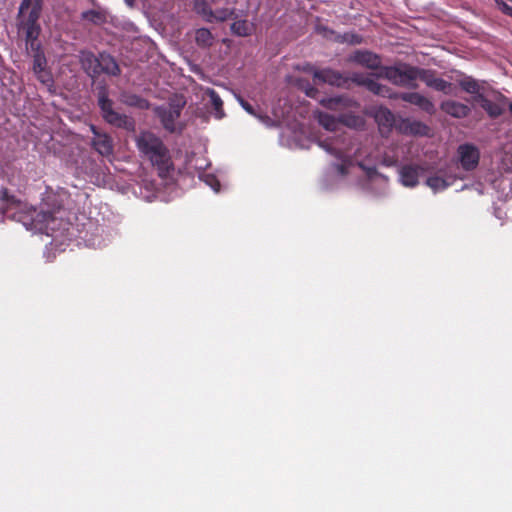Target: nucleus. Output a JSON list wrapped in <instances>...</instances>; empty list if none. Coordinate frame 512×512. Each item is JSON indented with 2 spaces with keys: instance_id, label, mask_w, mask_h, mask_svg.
I'll return each instance as SVG.
<instances>
[{
  "instance_id": "obj_1",
  "label": "nucleus",
  "mask_w": 512,
  "mask_h": 512,
  "mask_svg": "<svg viewBox=\"0 0 512 512\" xmlns=\"http://www.w3.org/2000/svg\"><path fill=\"white\" fill-rule=\"evenodd\" d=\"M404 165L400 169V181L404 186L413 187L429 168L431 162H420ZM437 165L434 173L426 176V184L434 191H442L451 186L457 179H465L467 173L475 170L479 162H434Z\"/></svg>"
},
{
  "instance_id": "obj_2",
  "label": "nucleus",
  "mask_w": 512,
  "mask_h": 512,
  "mask_svg": "<svg viewBox=\"0 0 512 512\" xmlns=\"http://www.w3.org/2000/svg\"><path fill=\"white\" fill-rule=\"evenodd\" d=\"M362 171L369 181H378L380 184H386L387 178L379 173L374 165H367V162H341L335 164L326 174L327 182H336L351 173Z\"/></svg>"
},
{
  "instance_id": "obj_3",
  "label": "nucleus",
  "mask_w": 512,
  "mask_h": 512,
  "mask_svg": "<svg viewBox=\"0 0 512 512\" xmlns=\"http://www.w3.org/2000/svg\"><path fill=\"white\" fill-rule=\"evenodd\" d=\"M417 68L409 64L383 66L378 76L389 80L396 86L416 89L418 87L416 83Z\"/></svg>"
},
{
  "instance_id": "obj_4",
  "label": "nucleus",
  "mask_w": 512,
  "mask_h": 512,
  "mask_svg": "<svg viewBox=\"0 0 512 512\" xmlns=\"http://www.w3.org/2000/svg\"><path fill=\"white\" fill-rule=\"evenodd\" d=\"M186 105V99L182 94H173L169 98L168 108L162 110V128L169 133L180 134L185 123L180 120V115Z\"/></svg>"
},
{
  "instance_id": "obj_5",
  "label": "nucleus",
  "mask_w": 512,
  "mask_h": 512,
  "mask_svg": "<svg viewBox=\"0 0 512 512\" xmlns=\"http://www.w3.org/2000/svg\"><path fill=\"white\" fill-rule=\"evenodd\" d=\"M41 15L34 12H28L27 15L17 16V31L19 35L24 36L25 48L29 53V49H38L39 36L41 34V25L39 23Z\"/></svg>"
},
{
  "instance_id": "obj_6",
  "label": "nucleus",
  "mask_w": 512,
  "mask_h": 512,
  "mask_svg": "<svg viewBox=\"0 0 512 512\" xmlns=\"http://www.w3.org/2000/svg\"><path fill=\"white\" fill-rule=\"evenodd\" d=\"M64 214L65 211L60 207L53 211L41 210L33 218V221L36 223V225H39L41 230H45V232L48 234L50 231L54 232L61 227L64 228V226L67 224L63 219Z\"/></svg>"
},
{
  "instance_id": "obj_7",
  "label": "nucleus",
  "mask_w": 512,
  "mask_h": 512,
  "mask_svg": "<svg viewBox=\"0 0 512 512\" xmlns=\"http://www.w3.org/2000/svg\"><path fill=\"white\" fill-rule=\"evenodd\" d=\"M474 101L479 103L490 118L496 119L504 113L506 104L508 103V97L502 93H497L496 101H492L484 94H479L474 96Z\"/></svg>"
},
{
  "instance_id": "obj_8",
  "label": "nucleus",
  "mask_w": 512,
  "mask_h": 512,
  "mask_svg": "<svg viewBox=\"0 0 512 512\" xmlns=\"http://www.w3.org/2000/svg\"><path fill=\"white\" fill-rule=\"evenodd\" d=\"M0 200L2 205L0 211L6 218L21 221V217L17 216V211L23 207V203L18 200L14 195L9 194L7 188H2L0 192Z\"/></svg>"
},
{
  "instance_id": "obj_9",
  "label": "nucleus",
  "mask_w": 512,
  "mask_h": 512,
  "mask_svg": "<svg viewBox=\"0 0 512 512\" xmlns=\"http://www.w3.org/2000/svg\"><path fill=\"white\" fill-rule=\"evenodd\" d=\"M320 105L332 111L345 113L346 110L358 108L359 103L348 95L325 97L319 101Z\"/></svg>"
},
{
  "instance_id": "obj_10",
  "label": "nucleus",
  "mask_w": 512,
  "mask_h": 512,
  "mask_svg": "<svg viewBox=\"0 0 512 512\" xmlns=\"http://www.w3.org/2000/svg\"><path fill=\"white\" fill-rule=\"evenodd\" d=\"M397 131L404 135L428 136L431 132V128L419 120L399 118L397 122Z\"/></svg>"
},
{
  "instance_id": "obj_11",
  "label": "nucleus",
  "mask_w": 512,
  "mask_h": 512,
  "mask_svg": "<svg viewBox=\"0 0 512 512\" xmlns=\"http://www.w3.org/2000/svg\"><path fill=\"white\" fill-rule=\"evenodd\" d=\"M79 63L82 70L93 80L101 75L99 54L95 55L89 50L79 51Z\"/></svg>"
},
{
  "instance_id": "obj_12",
  "label": "nucleus",
  "mask_w": 512,
  "mask_h": 512,
  "mask_svg": "<svg viewBox=\"0 0 512 512\" xmlns=\"http://www.w3.org/2000/svg\"><path fill=\"white\" fill-rule=\"evenodd\" d=\"M349 62L356 63L370 70H380L381 58L378 54L368 50H356L348 58Z\"/></svg>"
},
{
  "instance_id": "obj_13",
  "label": "nucleus",
  "mask_w": 512,
  "mask_h": 512,
  "mask_svg": "<svg viewBox=\"0 0 512 512\" xmlns=\"http://www.w3.org/2000/svg\"><path fill=\"white\" fill-rule=\"evenodd\" d=\"M139 150L147 156H160V139L149 131H142L136 137Z\"/></svg>"
},
{
  "instance_id": "obj_14",
  "label": "nucleus",
  "mask_w": 512,
  "mask_h": 512,
  "mask_svg": "<svg viewBox=\"0 0 512 512\" xmlns=\"http://www.w3.org/2000/svg\"><path fill=\"white\" fill-rule=\"evenodd\" d=\"M399 99L418 107L429 115H434L436 112L435 104L432 100L418 92H400Z\"/></svg>"
},
{
  "instance_id": "obj_15",
  "label": "nucleus",
  "mask_w": 512,
  "mask_h": 512,
  "mask_svg": "<svg viewBox=\"0 0 512 512\" xmlns=\"http://www.w3.org/2000/svg\"><path fill=\"white\" fill-rule=\"evenodd\" d=\"M374 118L378 124L379 131L383 136H387L393 128L397 130V122L395 115L386 107H379L376 109Z\"/></svg>"
},
{
  "instance_id": "obj_16",
  "label": "nucleus",
  "mask_w": 512,
  "mask_h": 512,
  "mask_svg": "<svg viewBox=\"0 0 512 512\" xmlns=\"http://www.w3.org/2000/svg\"><path fill=\"white\" fill-rule=\"evenodd\" d=\"M313 77L315 80L337 87H347L349 82L348 77L330 68L315 71Z\"/></svg>"
},
{
  "instance_id": "obj_17",
  "label": "nucleus",
  "mask_w": 512,
  "mask_h": 512,
  "mask_svg": "<svg viewBox=\"0 0 512 512\" xmlns=\"http://www.w3.org/2000/svg\"><path fill=\"white\" fill-rule=\"evenodd\" d=\"M440 109L447 115L461 119L467 117L471 113V108L461 102L455 100H445L440 104Z\"/></svg>"
},
{
  "instance_id": "obj_18",
  "label": "nucleus",
  "mask_w": 512,
  "mask_h": 512,
  "mask_svg": "<svg viewBox=\"0 0 512 512\" xmlns=\"http://www.w3.org/2000/svg\"><path fill=\"white\" fill-rule=\"evenodd\" d=\"M98 105L101 109L103 118L110 123L113 119H116L118 112L113 109V102L108 98V92L106 88L100 87L98 91Z\"/></svg>"
},
{
  "instance_id": "obj_19",
  "label": "nucleus",
  "mask_w": 512,
  "mask_h": 512,
  "mask_svg": "<svg viewBox=\"0 0 512 512\" xmlns=\"http://www.w3.org/2000/svg\"><path fill=\"white\" fill-rule=\"evenodd\" d=\"M100 70L101 74H107L110 76H119L121 69L115 60V58L109 53L103 51L99 53Z\"/></svg>"
},
{
  "instance_id": "obj_20",
  "label": "nucleus",
  "mask_w": 512,
  "mask_h": 512,
  "mask_svg": "<svg viewBox=\"0 0 512 512\" xmlns=\"http://www.w3.org/2000/svg\"><path fill=\"white\" fill-rule=\"evenodd\" d=\"M81 20L88 21L96 26H101L108 21V13L105 9L98 7L83 11L80 15Z\"/></svg>"
},
{
  "instance_id": "obj_21",
  "label": "nucleus",
  "mask_w": 512,
  "mask_h": 512,
  "mask_svg": "<svg viewBox=\"0 0 512 512\" xmlns=\"http://www.w3.org/2000/svg\"><path fill=\"white\" fill-rule=\"evenodd\" d=\"M119 100L124 105L135 107L141 110L148 109L150 107V104L146 99L130 92H122L120 94Z\"/></svg>"
},
{
  "instance_id": "obj_22",
  "label": "nucleus",
  "mask_w": 512,
  "mask_h": 512,
  "mask_svg": "<svg viewBox=\"0 0 512 512\" xmlns=\"http://www.w3.org/2000/svg\"><path fill=\"white\" fill-rule=\"evenodd\" d=\"M231 31L234 35L239 37H247L250 36L254 31L253 24L249 23L247 20H237L231 24Z\"/></svg>"
},
{
  "instance_id": "obj_23",
  "label": "nucleus",
  "mask_w": 512,
  "mask_h": 512,
  "mask_svg": "<svg viewBox=\"0 0 512 512\" xmlns=\"http://www.w3.org/2000/svg\"><path fill=\"white\" fill-rule=\"evenodd\" d=\"M195 42L201 48H209L214 43V36L207 28H199L195 31Z\"/></svg>"
},
{
  "instance_id": "obj_24",
  "label": "nucleus",
  "mask_w": 512,
  "mask_h": 512,
  "mask_svg": "<svg viewBox=\"0 0 512 512\" xmlns=\"http://www.w3.org/2000/svg\"><path fill=\"white\" fill-rule=\"evenodd\" d=\"M322 146L332 156L336 157L337 160H350L348 156L345 155L344 149L339 146V139L326 140Z\"/></svg>"
},
{
  "instance_id": "obj_25",
  "label": "nucleus",
  "mask_w": 512,
  "mask_h": 512,
  "mask_svg": "<svg viewBox=\"0 0 512 512\" xmlns=\"http://www.w3.org/2000/svg\"><path fill=\"white\" fill-rule=\"evenodd\" d=\"M458 160H479V150L472 144H462L458 147Z\"/></svg>"
},
{
  "instance_id": "obj_26",
  "label": "nucleus",
  "mask_w": 512,
  "mask_h": 512,
  "mask_svg": "<svg viewBox=\"0 0 512 512\" xmlns=\"http://www.w3.org/2000/svg\"><path fill=\"white\" fill-rule=\"evenodd\" d=\"M30 51L33 53V71L41 72L47 66V60L41 44H38V49H29Z\"/></svg>"
},
{
  "instance_id": "obj_27",
  "label": "nucleus",
  "mask_w": 512,
  "mask_h": 512,
  "mask_svg": "<svg viewBox=\"0 0 512 512\" xmlns=\"http://www.w3.org/2000/svg\"><path fill=\"white\" fill-rule=\"evenodd\" d=\"M205 94L210 99V102L215 111L216 117L221 119L224 116V110H223V101L220 98L219 94L214 89H211V88H208L205 91Z\"/></svg>"
},
{
  "instance_id": "obj_28",
  "label": "nucleus",
  "mask_w": 512,
  "mask_h": 512,
  "mask_svg": "<svg viewBox=\"0 0 512 512\" xmlns=\"http://www.w3.org/2000/svg\"><path fill=\"white\" fill-rule=\"evenodd\" d=\"M316 118L319 124L329 131L336 130L340 123L339 118H335L333 115H330L329 113L326 112H317Z\"/></svg>"
},
{
  "instance_id": "obj_29",
  "label": "nucleus",
  "mask_w": 512,
  "mask_h": 512,
  "mask_svg": "<svg viewBox=\"0 0 512 512\" xmlns=\"http://www.w3.org/2000/svg\"><path fill=\"white\" fill-rule=\"evenodd\" d=\"M109 124L130 132H135L136 128L135 120L132 117L120 113H118L116 119H113Z\"/></svg>"
},
{
  "instance_id": "obj_30",
  "label": "nucleus",
  "mask_w": 512,
  "mask_h": 512,
  "mask_svg": "<svg viewBox=\"0 0 512 512\" xmlns=\"http://www.w3.org/2000/svg\"><path fill=\"white\" fill-rule=\"evenodd\" d=\"M94 148L103 157L109 156L112 152L111 140L107 136H98L93 141Z\"/></svg>"
},
{
  "instance_id": "obj_31",
  "label": "nucleus",
  "mask_w": 512,
  "mask_h": 512,
  "mask_svg": "<svg viewBox=\"0 0 512 512\" xmlns=\"http://www.w3.org/2000/svg\"><path fill=\"white\" fill-rule=\"evenodd\" d=\"M167 164H169V162H162V176H161L162 188L169 186L170 184L176 185L178 182V178H175L173 175H170L171 172H172V174L174 173V168L170 169V166ZM170 164L172 165L173 162H170ZM163 193H164V191L162 190V194ZM164 200L165 199L162 196V201H164Z\"/></svg>"
},
{
  "instance_id": "obj_32",
  "label": "nucleus",
  "mask_w": 512,
  "mask_h": 512,
  "mask_svg": "<svg viewBox=\"0 0 512 512\" xmlns=\"http://www.w3.org/2000/svg\"><path fill=\"white\" fill-rule=\"evenodd\" d=\"M459 86L467 93L474 94L475 96L481 94V86L477 80L472 77H465L459 81Z\"/></svg>"
},
{
  "instance_id": "obj_33",
  "label": "nucleus",
  "mask_w": 512,
  "mask_h": 512,
  "mask_svg": "<svg viewBox=\"0 0 512 512\" xmlns=\"http://www.w3.org/2000/svg\"><path fill=\"white\" fill-rule=\"evenodd\" d=\"M11 162H6L4 172L7 175L8 182L12 185L17 187L18 189L24 187L26 185V180L24 176H22L20 173L15 174L12 172L11 175H9V171L12 170Z\"/></svg>"
},
{
  "instance_id": "obj_34",
  "label": "nucleus",
  "mask_w": 512,
  "mask_h": 512,
  "mask_svg": "<svg viewBox=\"0 0 512 512\" xmlns=\"http://www.w3.org/2000/svg\"><path fill=\"white\" fill-rule=\"evenodd\" d=\"M199 179L209 186L214 192L218 193L221 188V184L216 175L203 171L199 173Z\"/></svg>"
},
{
  "instance_id": "obj_35",
  "label": "nucleus",
  "mask_w": 512,
  "mask_h": 512,
  "mask_svg": "<svg viewBox=\"0 0 512 512\" xmlns=\"http://www.w3.org/2000/svg\"><path fill=\"white\" fill-rule=\"evenodd\" d=\"M234 15V9L221 8L215 11L212 10V16L206 18V22H223Z\"/></svg>"
},
{
  "instance_id": "obj_36",
  "label": "nucleus",
  "mask_w": 512,
  "mask_h": 512,
  "mask_svg": "<svg viewBox=\"0 0 512 512\" xmlns=\"http://www.w3.org/2000/svg\"><path fill=\"white\" fill-rule=\"evenodd\" d=\"M193 9L196 14L200 15L205 21L206 18L212 16V9L206 0H194Z\"/></svg>"
},
{
  "instance_id": "obj_37",
  "label": "nucleus",
  "mask_w": 512,
  "mask_h": 512,
  "mask_svg": "<svg viewBox=\"0 0 512 512\" xmlns=\"http://www.w3.org/2000/svg\"><path fill=\"white\" fill-rule=\"evenodd\" d=\"M452 87L453 84L451 82H448L443 78L436 77L429 88L442 92L446 95H450L452 93Z\"/></svg>"
},
{
  "instance_id": "obj_38",
  "label": "nucleus",
  "mask_w": 512,
  "mask_h": 512,
  "mask_svg": "<svg viewBox=\"0 0 512 512\" xmlns=\"http://www.w3.org/2000/svg\"><path fill=\"white\" fill-rule=\"evenodd\" d=\"M437 77L436 72L431 69L417 68L416 80L419 79L425 83L427 87H430L432 81Z\"/></svg>"
},
{
  "instance_id": "obj_39",
  "label": "nucleus",
  "mask_w": 512,
  "mask_h": 512,
  "mask_svg": "<svg viewBox=\"0 0 512 512\" xmlns=\"http://www.w3.org/2000/svg\"><path fill=\"white\" fill-rule=\"evenodd\" d=\"M339 122L349 127H356L360 125L363 120L359 116L342 113L339 115Z\"/></svg>"
},
{
  "instance_id": "obj_40",
  "label": "nucleus",
  "mask_w": 512,
  "mask_h": 512,
  "mask_svg": "<svg viewBox=\"0 0 512 512\" xmlns=\"http://www.w3.org/2000/svg\"><path fill=\"white\" fill-rule=\"evenodd\" d=\"M341 42H345L352 45L361 44L363 42V37L359 34L353 32H347L340 36Z\"/></svg>"
},
{
  "instance_id": "obj_41",
  "label": "nucleus",
  "mask_w": 512,
  "mask_h": 512,
  "mask_svg": "<svg viewBox=\"0 0 512 512\" xmlns=\"http://www.w3.org/2000/svg\"><path fill=\"white\" fill-rule=\"evenodd\" d=\"M37 76V79L45 84V85H52L53 84V77L52 74L45 69L41 70V72H34Z\"/></svg>"
},
{
  "instance_id": "obj_42",
  "label": "nucleus",
  "mask_w": 512,
  "mask_h": 512,
  "mask_svg": "<svg viewBox=\"0 0 512 512\" xmlns=\"http://www.w3.org/2000/svg\"><path fill=\"white\" fill-rule=\"evenodd\" d=\"M399 93L393 91L389 86L383 85L380 88V93H378V96L389 98V99H399Z\"/></svg>"
},
{
  "instance_id": "obj_43",
  "label": "nucleus",
  "mask_w": 512,
  "mask_h": 512,
  "mask_svg": "<svg viewBox=\"0 0 512 512\" xmlns=\"http://www.w3.org/2000/svg\"><path fill=\"white\" fill-rule=\"evenodd\" d=\"M88 180L96 185L105 183L106 175L104 172H91L87 174Z\"/></svg>"
},
{
  "instance_id": "obj_44",
  "label": "nucleus",
  "mask_w": 512,
  "mask_h": 512,
  "mask_svg": "<svg viewBox=\"0 0 512 512\" xmlns=\"http://www.w3.org/2000/svg\"><path fill=\"white\" fill-rule=\"evenodd\" d=\"M382 84L375 81L374 79L370 78L369 81L365 82V88L370 91L371 93L378 95L380 93V88Z\"/></svg>"
},
{
  "instance_id": "obj_45",
  "label": "nucleus",
  "mask_w": 512,
  "mask_h": 512,
  "mask_svg": "<svg viewBox=\"0 0 512 512\" xmlns=\"http://www.w3.org/2000/svg\"><path fill=\"white\" fill-rule=\"evenodd\" d=\"M349 80H351L352 82H354L355 84H357L359 86L365 87V82L369 81L370 78L365 77L364 75L359 74V73H353L352 76L349 78Z\"/></svg>"
},
{
  "instance_id": "obj_46",
  "label": "nucleus",
  "mask_w": 512,
  "mask_h": 512,
  "mask_svg": "<svg viewBox=\"0 0 512 512\" xmlns=\"http://www.w3.org/2000/svg\"><path fill=\"white\" fill-rule=\"evenodd\" d=\"M43 4V0H32V8L30 9L29 12H34L38 15H41L43 10Z\"/></svg>"
},
{
  "instance_id": "obj_47",
  "label": "nucleus",
  "mask_w": 512,
  "mask_h": 512,
  "mask_svg": "<svg viewBox=\"0 0 512 512\" xmlns=\"http://www.w3.org/2000/svg\"><path fill=\"white\" fill-rule=\"evenodd\" d=\"M32 8V0H22L17 16L26 15L25 12Z\"/></svg>"
},
{
  "instance_id": "obj_48",
  "label": "nucleus",
  "mask_w": 512,
  "mask_h": 512,
  "mask_svg": "<svg viewBox=\"0 0 512 512\" xmlns=\"http://www.w3.org/2000/svg\"><path fill=\"white\" fill-rule=\"evenodd\" d=\"M303 88L305 90V94L308 97L316 98V95L318 94V89L312 86L308 81L306 82V85Z\"/></svg>"
},
{
  "instance_id": "obj_49",
  "label": "nucleus",
  "mask_w": 512,
  "mask_h": 512,
  "mask_svg": "<svg viewBox=\"0 0 512 512\" xmlns=\"http://www.w3.org/2000/svg\"><path fill=\"white\" fill-rule=\"evenodd\" d=\"M499 9L504 12L505 14L509 15V16H512V7L507 5L504 1L502 0H495Z\"/></svg>"
},
{
  "instance_id": "obj_50",
  "label": "nucleus",
  "mask_w": 512,
  "mask_h": 512,
  "mask_svg": "<svg viewBox=\"0 0 512 512\" xmlns=\"http://www.w3.org/2000/svg\"><path fill=\"white\" fill-rule=\"evenodd\" d=\"M242 104V107L250 114H254V109L252 107L251 104H249L248 102H245V101H242L241 102Z\"/></svg>"
},
{
  "instance_id": "obj_51",
  "label": "nucleus",
  "mask_w": 512,
  "mask_h": 512,
  "mask_svg": "<svg viewBox=\"0 0 512 512\" xmlns=\"http://www.w3.org/2000/svg\"><path fill=\"white\" fill-rule=\"evenodd\" d=\"M161 155H162V160H169L170 159L169 151L163 145H162Z\"/></svg>"
},
{
  "instance_id": "obj_52",
  "label": "nucleus",
  "mask_w": 512,
  "mask_h": 512,
  "mask_svg": "<svg viewBox=\"0 0 512 512\" xmlns=\"http://www.w3.org/2000/svg\"><path fill=\"white\" fill-rule=\"evenodd\" d=\"M495 180H496V176H494L493 174L487 175L485 177V181H487V182H494Z\"/></svg>"
},
{
  "instance_id": "obj_53",
  "label": "nucleus",
  "mask_w": 512,
  "mask_h": 512,
  "mask_svg": "<svg viewBox=\"0 0 512 512\" xmlns=\"http://www.w3.org/2000/svg\"><path fill=\"white\" fill-rule=\"evenodd\" d=\"M151 185V190L153 191V198H156V193H157V188L155 187V184L154 183H150Z\"/></svg>"
},
{
  "instance_id": "obj_54",
  "label": "nucleus",
  "mask_w": 512,
  "mask_h": 512,
  "mask_svg": "<svg viewBox=\"0 0 512 512\" xmlns=\"http://www.w3.org/2000/svg\"><path fill=\"white\" fill-rule=\"evenodd\" d=\"M151 164L153 165V167H155L157 170L160 171V161H157V162H151Z\"/></svg>"
},
{
  "instance_id": "obj_55",
  "label": "nucleus",
  "mask_w": 512,
  "mask_h": 512,
  "mask_svg": "<svg viewBox=\"0 0 512 512\" xmlns=\"http://www.w3.org/2000/svg\"><path fill=\"white\" fill-rule=\"evenodd\" d=\"M506 107L508 108L509 112L512 114V102L508 99V103L506 104Z\"/></svg>"
},
{
  "instance_id": "obj_56",
  "label": "nucleus",
  "mask_w": 512,
  "mask_h": 512,
  "mask_svg": "<svg viewBox=\"0 0 512 512\" xmlns=\"http://www.w3.org/2000/svg\"><path fill=\"white\" fill-rule=\"evenodd\" d=\"M134 1L135 0H125L126 4L130 7H133L134 6Z\"/></svg>"
},
{
  "instance_id": "obj_57",
  "label": "nucleus",
  "mask_w": 512,
  "mask_h": 512,
  "mask_svg": "<svg viewBox=\"0 0 512 512\" xmlns=\"http://www.w3.org/2000/svg\"><path fill=\"white\" fill-rule=\"evenodd\" d=\"M83 164H89L90 168L92 169V166L94 164H96L97 162H93V161H90V162H82Z\"/></svg>"
},
{
  "instance_id": "obj_58",
  "label": "nucleus",
  "mask_w": 512,
  "mask_h": 512,
  "mask_svg": "<svg viewBox=\"0 0 512 512\" xmlns=\"http://www.w3.org/2000/svg\"><path fill=\"white\" fill-rule=\"evenodd\" d=\"M154 111L156 114H159L160 115V107H155L154 108Z\"/></svg>"
},
{
  "instance_id": "obj_59",
  "label": "nucleus",
  "mask_w": 512,
  "mask_h": 512,
  "mask_svg": "<svg viewBox=\"0 0 512 512\" xmlns=\"http://www.w3.org/2000/svg\"><path fill=\"white\" fill-rule=\"evenodd\" d=\"M381 163H382V164H385V165H387V166H388V165L392 164L393 162H386V161H383V162H381Z\"/></svg>"
},
{
  "instance_id": "obj_60",
  "label": "nucleus",
  "mask_w": 512,
  "mask_h": 512,
  "mask_svg": "<svg viewBox=\"0 0 512 512\" xmlns=\"http://www.w3.org/2000/svg\"><path fill=\"white\" fill-rule=\"evenodd\" d=\"M90 1H91L93 4H94V2H95V0H90Z\"/></svg>"
}]
</instances>
